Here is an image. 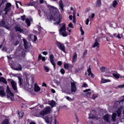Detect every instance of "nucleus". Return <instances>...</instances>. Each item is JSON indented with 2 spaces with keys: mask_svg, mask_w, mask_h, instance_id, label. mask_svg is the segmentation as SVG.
Wrapping results in <instances>:
<instances>
[{
  "mask_svg": "<svg viewBox=\"0 0 124 124\" xmlns=\"http://www.w3.org/2000/svg\"><path fill=\"white\" fill-rule=\"evenodd\" d=\"M1 124H9V120H8L7 119H6L2 122Z\"/></svg>",
  "mask_w": 124,
  "mask_h": 124,
  "instance_id": "29",
  "label": "nucleus"
},
{
  "mask_svg": "<svg viewBox=\"0 0 124 124\" xmlns=\"http://www.w3.org/2000/svg\"><path fill=\"white\" fill-rule=\"evenodd\" d=\"M118 88H119V89H123L124 88V84L123 85H119L118 86Z\"/></svg>",
  "mask_w": 124,
  "mask_h": 124,
  "instance_id": "55",
  "label": "nucleus"
},
{
  "mask_svg": "<svg viewBox=\"0 0 124 124\" xmlns=\"http://www.w3.org/2000/svg\"><path fill=\"white\" fill-rule=\"evenodd\" d=\"M57 64L58 65H59V66H61L62 64V62L61 61H58L57 62Z\"/></svg>",
  "mask_w": 124,
  "mask_h": 124,
  "instance_id": "51",
  "label": "nucleus"
},
{
  "mask_svg": "<svg viewBox=\"0 0 124 124\" xmlns=\"http://www.w3.org/2000/svg\"><path fill=\"white\" fill-rule=\"evenodd\" d=\"M43 54L45 56H46V55H48V52L47 51H44L43 52Z\"/></svg>",
  "mask_w": 124,
  "mask_h": 124,
  "instance_id": "59",
  "label": "nucleus"
},
{
  "mask_svg": "<svg viewBox=\"0 0 124 124\" xmlns=\"http://www.w3.org/2000/svg\"><path fill=\"white\" fill-rule=\"evenodd\" d=\"M78 55L76 52H74L72 57V62L74 63L77 62Z\"/></svg>",
  "mask_w": 124,
  "mask_h": 124,
  "instance_id": "12",
  "label": "nucleus"
},
{
  "mask_svg": "<svg viewBox=\"0 0 124 124\" xmlns=\"http://www.w3.org/2000/svg\"><path fill=\"white\" fill-rule=\"evenodd\" d=\"M62 26L59 30V33L66 31V25L65 23H62Z\"/></svg>",
  "mask_w": 124,
  "mask_h": 124,
  "instance_id": "10",
  "label": "nucleus"
},
{
  "mask_svg": "<svg viewBox=\"0 0 124 124\" xmlns=\"http://www.w3.org/2000/svg\"><path fill=\"white\" fill-rule=\"evenodd\" d=\"M95 5L96 7H100V6H101V0H97Z\"/></svg>",
  "mask_w": 124,
  "mask_h": 124,
  "instance_id": "26",
  "label": "nucleus"
},
{
  "mask_svg": "<svg viewBox=\"0 0 124 124\" xmlns=\"http://www.w3.org/2000/svg\"><path fill=\"white\" fill-rule=\"evenodd\" d=\"M89 22H90V19H89V18H87L86 21V25H89Z\"/></svg>",
  "mask_w": 124,
  "mask_h": 124,
  "instance_id": "54",
  "label": "nucleus"
},
{
  "mask_svg": "<svg viewBox=\"0 0 124 124\" xmlns=\"http://www.w3.org/2000/svg\"><path fill=\"white\" fill-rule=\"evenodd\" d=\"M75 116L76 117V120H77L78 123L79 122V119H78V116H77V114H75Z\"/></svg>",
  "mask_w": 124,
  "mask_h": 124,
  "instance_id": "53",
  "label": "nucleus"
},
{
  "mask_svg": "<svg viewBox=\"0 0 124 124\" xmlns=\"http://www.w3.org/2000/svg\"><path fill=\"white\" fill-rule=\"evenodd\" d=\"M89 92H91L90 89H86V90L83 91V93H86V94L87 96H90V95H91V94H92V93Z\"/></svg>",
  "mask_w": 124,
  "mask_h": 124,
  "instance_id": "19",
  "label": "nucleus"
},
{
  "mask_svg": "<svg viewBox=\"0 0 124 124\" xmlns=\"http://www.w3.org/2000/svg\"><path fill=\"white\" fill-rule=\"evenodd\" d=\"M112 120L113 122H116L117 121V113H113L112 114V117H111Z\"/></svg>",
  "mask_w": 124,
  "mask_h": 124,
  "instance_id": "22",
  "label": "nucleus"
},
{
  "mask_svg": "<svg viewBox=\"0 0 124 124\" xmlns=\"http://www.w3.org/2000/svg\"><path fill=\"white\" fill-rule=\"evenodd\" d=\"M30 3L31 4V6H33L35 5V3H36V2L34 1L33 0H32L31 1Z\"/></svg>",
  "mask_w": 124,
  "mask_h": 124,
  "instance_id": "42",
  "label": "nucleus"
},
{
  "mask_svg": "<svg viewBox=\"0 0 124 124\" xmlns=\"http://www.w3.org/2000/svg\"><path fill=\"white\" fill-rule=\"evenodd\" d=\"M54 124H59V122H58V121H57V120L55 119Z\"/></svg>",
  "mask_w": 124,
  "mask_h": 124,
  "instance_id": "64",
  "label": "nucleus"
},
{
  "mask_svg": "<svg viewBox=\"0 0 124 124\" xmlns=\"http://www.w3.org/2000/svg\"><path fill=\"white\" fill-rule=\"evenodd\" d=\"M113 77L115 78V79H119L120 78V74H112Z\"/></svg>",
  "mask_w": 124,
  "mask_h": 124,
  "instance_id": "33",
  "label": "nucleus"
},
{
  "mask_svg": "<svg viewBox=\"0 0 124 124\" xmlns=\"http://www.w3.org/2000/svg\"><path fill=\"white\" fill-rule=\"evenodd\" d=\"M51 113V108L49 107H46V108L39 112L40 116H45V115H48Z\"/></svg>",
  "mask_w": 124,
  "mask_h": 124,
  "instance_id": "3",
  "label": "nucleus"
},
{
  "mask_svg": "<svg viewBox=\"0 0 124 124\" xmlns=\"http://www.w3.org/2000/svg\"><path fill=\"white\" fill-rule=\"evenodd\" d=\"M49 105H50L51 108H53L56 106V102L54 100H52L50 103H49Z\"/></svg>",
  "mask_w": 124,
  "mask_h": 124,
  "instance_id": "24",
  "label": "nucleus"
},
{
  "mask_svg": "<svg viewBox=\"0 0 124 124\" xmlns=\"http://www.w3.org/2000/svg\"><path fill=\"white\" fill-rule=\"evenodd\" d=\"M8 82H10L11 84V86L13 88V90L14 91H18L17 88V83L15 81L13 80L12 79L8 78L7 79Z\"/></svg>",
  "mask_w": 124,
  "mask_h": 124,
  "instance_id": "4",
  "label": "nucleus"
},
{
  "mask_svg": "<svg viewBox=\"0 0 124 124\" xmlns=\"http://www.w3.org/2000/svg\"><path fill=\"white\" fill-rule=\"evenodd\" d=\"M64 68L65 69H68L69 68V65L67 63L64 64Z\"/></svg>",
  "mask_w": 124,
  "mask_h": 124,
  "instance_id": "37",
  "label": "nucleus"
},
{
  "mask_svg": "<svg viewBox=\"0 0 124 124\" xmlns=\"http://www.w3.org/2000/svg\"><path fill=\"white\" fill-rule=\"evenodd\" d=\"M44 70L46 71V72H48L49 71V68H48L46 66H44Z\"/></svg>",
  "mask_w": 124,
  "mask_h": 124,
  "instance_id": "45",
  "label": "nucleus"
},
{
  "mask_svg": "<svg viewBox=\"0 0 124 124\" xmlns=\"http://www.w3.org/2000/svg\"><path fill=\"white\" fill-rule=\"evenodd\" d=\"M5 1V0H2L1 2H0V7H1V5H2V4H4Z\"/></svg>",
  "mask_w": 124,
  "mask_h": 124,
  "instance_id": "47",
  "label": "nucleus"
},
{
  "mask_svg": "<svg viewBox=\"0 0 124 124\" xmlns=\"http://www.w3.org/2000/svg\"><path fill=\"white\" fill-rule=\"evenodd\" d=\"M80 31H81V34L82 35H84V34H85V32L84 31V30H83V29L82 28V27H80Z\"/></svg>",
  "mask_w": 124,
  "mask_h": 124,
  "instance_id": "41",
  "label": "nucleus"
},
{
  "mask_svg": "<svg viewBox=\"0 0 124 124\" xmlns=\"http://www.w3.org/2000/svg\"><path fill=\"white\" fill-rule=\"evenodd\" d=\"M105 67H101L100 68V70L101 72H105Z\"/></svg>",
  "mask_w": 124,
  "mask_h": 124,
  "instance_id": "40",
  "label": "nucleus"
},
{
  "mask_svg": "<svg viewBox=\"0 0 124 124\" xmlns=\"http://www.w3.org/2000/svg\"><path fill=\"white\" fill-rule=\"evenodd\" d=\"M38 13H39V16H40V17H42V16H41V11L40 10H38Z\"/></svg>",
  "mask_w": 124,
  "mask_h": 124,
  "instance_id": "62",
  "label": "nucleus"
},
{
  "mask_svg": "<svg viewBox=\"0 0 124 124\" xmlns=\"http://www.w3.org/2000/svg\"><path fill=\"white\" fill-rule=\"evenodd\" d=\"M15 70H22V66L20 64H18V67L14 69Z\"/></svg>",
  "mask_w": 124,
  "mask_h": 124,
  "instance_id": "34",
  "label": "nucleus"
},
{
  "mask_svg": "<svg viewBox=\"0 0 124 124\" xmlns=\"http://www.w3.org/2000/svg\"><path fill=\"white\" fill-rule=\"evenodd\" d=\"M47 7L49 9H51L49 15L47 16V18L50 19V20H54V21H56L55 17L57 16V14H58V12H59V9L54 6L50 5H48Z\"/></svg>",
  "mask_w": 124,
  "mask_h": 124,
  "instance_id": "1",
  "label": "nucleus"
},
{
  "mask_svg": "<svg viewBox=\"0 0 124 124\" xmlns=\"http://www.w3.org/2000/svg\"><path fill=\"white\" fill-rule=\"evenodd\" d=\"M18 80H19V85L20 87L22 86L23 85V79H22V78L20 77H18Z\"/></svg>",
  "mask_w": 124,
  "mask_h": 124,
  "instance_id": "31",
  "label": "nucleus"
},
{
  "mask_svg": "<svg viewBox=\"0 0 124 124\" xmlns=\"http://www.w3.org/2000/svg\"><path fill=\"white\" fill-rule=\"evenodd\" d=\"M87 54H88V50H85L83 52V56L82 57V59H84L85 58V56L87 55Z\"/></svg>",
  "mask_w": 124,
  "mask_h": 124,
  "instance_id": "38",
  "label": "nucleus"
},
{
  "mask_svg": "<svg viewBox=\"0 0 124 124\" xmlns=\"http://www.w3.org/2000/svg\"><path fill=\"white\" fill-rule=\"evenodd\" d=\"M87 71L88 72V76H91V77H92V78H93V74L92 73V69L91 68V67H90V66L89 68L87 69Z\"/></svg>",
  "mask_w": 124,
  "mask_h": 124,
  "instance_id": "16",
  "label": "nucleus"
},
{
  "mask_svg": "<svg viewBox=\"0 0 124 124\" xmlns=\"http://www.w3.org/2000/svg\"><path fill=\"white\" fill-rule=\"evenodd\" d=\"M6 93L7 99H10L11 101H13L14 100V93L11 92L8 85H7Z\"/></svg>",
  "mask_w": 124,
  "mask_h": 124,
  "instance_id": "2",
  "label": "nucleus"
},
{
  "mask_svg": "<svg viewBox=\"0 0 124 124\" xmlns=\"http://www.w3.org/2000/svg\"><path fill=\"white\" fill-rule=\"evenodd\" d=\"M34 92H38L40 91V87H39V86H38V85L36 84L34 85Z\"/></svg>",
  "mask_w": 124,
  "mask_h": 124,
  "instance_id": "23",
  "label": "nucleus"
},
{
  "mask_svg": "<svg viewBox=\"0 0 124 124\" xmlns=\"http://www.w3.org/2000/svg\"><path fill=\"white\" fill-rule=\"evenodd\" d=\"M82 88H88V84L86 83H83L82 86Z\"/></svg>",
  "mask_w": 124,
  "mask_h": 124,
  "instance_id": "50",
  "label": "nucleus"
},
{
  "mask_svg": "<svg viewBox=\"0 0 124 124\" xmlns=\"http://www.w3.org/2000/svg\"><path fill=\"white\" fill-rule=\"evenodd\" d=\"M60 72L61 73H62V75L64 74V73H65V70H64L63 68H62L60 70Z\"/></svg>",
  "mask_w": 124,
  "mask_h": 124,
  "instance_id": "44",
  "label": "nucleus"
},
{
  "mask_svg": "<svg viewBox=\"0 0 124 124\" xmlns=\"http://www.w3.org/2000/svg\"><path fill=\"white\" fill-rule=\"evenodd\" d=\"M7 26H6V24L5 23V21L4 19H2L0 21V27L6 28Z\"/></svg>",
  "mask_w": 124,
  "mask_h": 124,
  "instance_id": "14",
  "label": "nucleus"
},
{
  "mask_svg": "<svg viewBox=\"0 0 124 124\" xmlns=\"http://www.w3.org/2000/svg\"><path fill=\"white\" fill-rule=\"evenodd\" d=\"M99 42H100V41L99 39L96 38L94 44L92 46V48H97V49L99 48V47H100V44Z\"/></svg>",
  "mask_w": 124,
  "mask_h": 124,
  "instance_id": "6",
  "label": "nucleus"
},
{
  "mask_svg": "<svg viewBox=\"0 0 124 124\" xmlns=\"http://www.w3.org/2000/svg\"><path fill=\"white\" fill-rule=\"evenodd\" d=\"M56 45L58 48L61 50V51H62L64 53L65 52V46H64V45L63 44H62V43H60L59 42H57L56 43Z\"/></svg>",
  "mask_w": 124,
  "mask_h": 124,
  "instance_id": "5",
  "label": "nucleus"
},
{
  "mask_svg": "<svg viewBox=\"0 0 124 124\" xmlns=\"http://www.w3.org/2000/svg\"><path fill=\"white\" fill-rule=\"evenodd\" d=\"M71 92L72 93H75L76 91L77 90V89L76 88V85L75 84V82H71Z\"/></svg>",
  "mask_w": 124,
  "mask_h": 124,
  "instance_id": "11",
  "label": "nucleus"
},
{
  "mask_svg": "<svg viewBox=\"0 0 124 124\" xmlns=\"http://www.w3.org/2000/svg\"><path fill=\"white\" fill-rule=\"evenodd\" d=\"M55 59V57L54 56V55L51 54L49 56V59H50V62L53 66V68L54 69H56V62H55V60H54Z\"/></svg>",
  "mask_w": 124,
  "mask_h": 124,
  "instance_id": "7",
  "label": "nucleus"
},
{
  "mask_svg": "<svg viewBox=\"0 0 124 124\" xmlns=\"http://www.w3.org/2000/svg\"><path fill=\"white\" fill-rule=\"evenodd\" d=\"M60 34H62V35L63 36V37L67 36V33L66 32V31L62 32L61 33H60Z\"/></svg>",
  "mask_w": 124,
  "mask_h": 124,
  "instance_id": "35",
  "label": "nucleus"
},
{
  "mask_svg": "<svg viewBox=\"0 0 124 124\" xmlns=\"http://www.w3.org/2000/svg\"><path fill=\"white\" fill-rule=\"evenodd\" d=\"M11 4L10 3H7L6 4L5 8L4 10H9V11H10V9L11 8Z\"/></svg>",
  "mask_w": 124,
  "mask_h": 124,
  "instance_id": "18",
  "label": "nucleus"
},
{
  "mask_svg": "<svg viewBox=\"0 0 124 124\" xmlns=\"http://www.w3.org/2000/svg\"><path fill=\"white\" fill-rule=\"evenodd\" d=\"M118 117H120L122 114V109L121 108H118L116 111Z\"/></svg>",
  "mask_w": 124,
  "mask_h": 124,
  "instance_id": "25",
  "label": "nucleus"
},
{
  "mask_svg": "<svg viewBox=\"0 0 124 124\" xmlns=\"http://www.w3.org/2000/svg\"><path fill=\"white\" fill-rule=\"evenodd\" d=\"M18 115L19 118H23V117L24 116V113H21V112H18Z\"/></svg>",
  "mask_w": 124,
  "mask_h": 124,
  "instance_id": "43",
  "label": "nucleus"
},
{
  "mask_svg": "<svg viewBox=\"0 0 124 124\" xmlns=\"http://www.w3.org/2000/svg\"><path fill=\"white\" fill-rule=\"evenodd\" d=\"M97 97V95L93 94L92 96V99H95Z\"/></svg>",
  "mask_w": 124,
  "mask_h": 124,
  "instance_id": "49",
  "label": "nucleus"
},
{
  "mask_svg": "<svg viewBox=\"0 0 124 124\" xmlns=\"http://www.w3.org/2000/svg\"><path fill=\"white\" fill-rule=\"evenodd\" d=\"M39 31H41V30H42V27L41 26H39L38 27Z\"/></svg>",
  "mask_w": 124,
  "mask_h": 124,
  "instance_id": "56",
  "label": "nucleus"
},
{
  "mask_svg": "<svg viewBox=\"0 0 124 124\" xmlns=\"http://www.w3.org/2000/svg\"><path fill=\"white\" fill-rule=\"evenodd\" d=\"M59 6L61 8V12H62L63 11V2H62V0H60Z\"/></svg>",
  "mask_w": 124,
  "mask_h": 124,
  "instance_id": "21",
  "label": "nucleus"
},
{
  "mask_svg": "<svg viewBox=\"0 0 124 124\" xmlns=\"http://www.w3.org/2000/svg\"><path fill=\"white\" fill-rule=\"evenodd\" d=\"M42 87H45L46 88H47V84L45 82H43L42 84Z\"/></svg>",
  "mask_w": 124,
  "mask_h": 124,
  "instance_id": "52",
  "label": "nucleus"
},
{
  "mask_svg": "<svg viewBox=\"0 0 124 124\" xmlns=\"http://www.w3.org/2000/svg\"><path fill=\"white\" fill-rule=\"evenodd\" d=\"M103 119L105 121V123H108L109 124L111 123V121H110V116L109 114H106V115L103 116Z\"/></svg>",
  "mask_w": 124,
  "mask_h": 124,
  "instance_id": "9",
  "label": "nucleus"
},
{
  "mask_svg": "<svg viewBox=\"0 0 124 124\" xmlns=\"http://www.w3.org/2000/svg\"><path fill=\"white\" fill-rule=\"evenodd\" d=\"M69 28H71V29H73L74 28V26H73V24H72V23H70L68 24Z\"/></svg>",
  "mask_w": 124,
  "mask_h": 124,
  "instance_id": "46",
  "label": "nucleus"
},
{
  "mask_svg": "<svg viewBox=\"0 0 124 124\" xmlns=\"http://www.w3.org/2000/svg\"><path fill=\"white\" fill-rule=\"evenodd\" d=\"M23 42H24V46L25 50H28L29 48V44L28 43V41L25 39H23Z\"/></svg>",
  "mask_w": 124,
  "mask_h": 124,
  "instance_id": "15",
  "label": "nucleus"
},
{
  "mask_svg": "<svg viewBox=\"0 0 124 124\" xmlns=\"http://www.w3.org/2000/svg\"><path fill=\"white\" fill-rule=\"evenodd\" d=\"M95 118V117L94 116L93 114H92L91 113L89 114V119H94Z\"/></svg>",
  "mask_w": 124,
  "mask_h": 124,
  "instance_id": "39",
  "label": "nucleus"
},
{
  "mask_svg": "<svg viewBox=\"0 0 124 124\" xmlns=\"http://www.w3.org/2000/svg\"><path fill=\"white\" fill-rule=\"evenodd\" d=\"M95 14H92L91 15V18H92V19H93V18H94V16H95Z\"/></svg>",
  "mask_w": 124,
  "mask_h": 124,
  "instance_id": "63",
  "label": "nucleus"
},
{
  "mask_svg": "<svg viewBox=\"0 0 124 124\" xmlns=\"http://www.w3.org/2000/svg\"><path fill=\"white\" fill-rule=\"evenodd\" d=\"M20 43V41L16 40V42L15 43L14 45L15 46H17Z\"/></svg>",
  "mask_w": 124,
  "mask_h": 124,
  "instance_id": "48",
  "label": "nucleus"
},
{
  "mask_svg": "<svg viewBox=\"0 0 124 124\" xmlns=\"http://www.w3.org/2000/svg\"><path fill=\"white\" fill-rule=\"evenodd\" d=\"M109 82H111V80H110V79H102L101 80V84H104V83H108Z\"/></svg>",
  "mask_w": 124,
  "mask_h": 124,
  "instance_id": "27",
  "label": "nucleus"
},
{
  "mask_svg": "<svg viewBox=\"0 0 124 124\" xmlns=\"http://www.w3.org/2000/svg\"><path fill=\"white\" fill-rule=\"evenodd\" d=\"M41 59H42V56H41V55H39L38 56V60L40 61V60H41Z\"/></svg>",
  "mask_w": 124,
  "mask_h": 124,
  "instance_id": "61",
  "label": "nucleus"
},
{
  "mask_svg": "<svg viewBox=\"0 0 124 124\" xmlns=\"http://www.w3.org/2000/svg\"><path fill=\"white\" fill-rule=\"evenodd\" d=\"M36 40H37V37L35 35L34 36V42H35V41H36Z\"/></svg>",
  "mask_w": 124,
  "mask_h": 124,
  "instance_id": "60",
  "label": "nucleus"
},
{
  "mask_svg": "<svg viewBox=\"0 0 124 124\" xmlns=\"http://www.w3.org/2000/svg\"><path fill=\"white\" fill-rule=\"evenodd\" d=\"M0 96L1 97L6 96V93L3 86H0Z\"/></svg>",
  "mask_w": 124,
  "mask_h": 124,
  "instance_id": "8",
  "label": "nucleus"
},
{
  "mask_svg": "<svg viewBox=\"0 0 124 124\" xmlns=\"http://www.w3.org/2000/svg\"><path fill=\"white\" fill-rule=\"evenodd\" d=\"M16 3H19L20 5H21V6H22V2L19 1H16Z\"/></svg>",
  "mask_w": 124,
  "mask_h": 124,
  "instance_id": "57",
  "label": "nucleus"
},
{
  "mask_svg": "<svg viewBox=\"0 0 124 124\" xmlns=\"http://www.w3.org/2000/svg\"><path fill=\"white\" fill-rule=\"evenodd\" d=\"M0 82L3 83V84H5V85H7V81L6 80V79L3 77H0Z\"/></svg>",
  "mask_w": 124,
  "mask_h": 124,
  "instance_id": "20",
  "label": "nucleus"
},
{
  "mask_svg": "<svg viewBox=\"0 0 124 124\" xmlns=\"http://www.w3.org/2000/svg\"><path fill=\"white\" fill-rule=\"evenodd\" d=\"M16 31H19V32H24V30L21 29V27L19 26H16L15 27Z\"/></svg>",
  "mask_w": 124,
  "mask_h": 124,
  "instance_id": "17",
  "label": "nucleus"
},
{
  "mask_svg": "<svg viewBox=\"0 0 124 124\" xmlns=\"http://www.w3.org/2000/svg\"><path fill=\"white\" fill-rule=\"evenodd\" d=\"M44 119L45 120V121L46 123L50 124V120H49V117L48 116H46L44 118Z\"/></svg>",
  "mask_w": 124,
  "mask_h": 124,
  "instance_id": "32",
  "label": "nucleus"
},
{
  "mask_svg": "<svg viewBox=\"0 0 124 124\" xmlns=\"http://www.w3.org/2000/svg\"><path fill=\"white\" fill-rule=\"evenodd\" d=\"M21 19L22 21H25V19H26V16H21Z\"/></svg>",
  "mask_w": 124,
  "mask_h": 124,
  "instance_id": "58",
  "label": "nucleus"
},
{
  "mask_svg": "<svg viewBox=\"0 0 124 124\" xmlns=\"http://www.w3.org/2000/svg\"><path fill=\"white\" fill-rule=\"evenodd\" d=\"M73 22L74 24H76V17H75V14H73Z\"/></svg>",
  "mask_w": 124,
  "mask_h": 124,
  "instance_id": "36",
  "label": "nucleus"
},
{
  "mask_svg": "<svg viewBox=\"0 0 124 124\" xmlns=\"http://www.w3.org/2000/svg\"><path fill=\"white\" fill-rule=\"evenodd\" d=\"M25 23L27 24L28 27L31 26V20L29 18H27L25 20Z\"/></svg>",
  "mask_w": 124,
  "mask_h": 124,
  "instance_id": "30",
  "label": "nucleus"
},
{
  "mask_svg": "<svg viewBox=\"0 0 124 124\" xmlns=\"http://www.w3.org/2000/svg\"><path fill=\"white\" fill-rule=\"evenodd\" d=\"M58 21L54 23V25H59V24H61V22H62V15H59L58 16Z\"/></svg>",
  "mask_w": 124,
  "mask_h": 124,
  "instance_id": "13",
  "label": "nucleus"
},
{
  "mask_svg": "<svg viewBox=\"0 0 124 124\" xmlns=\"http://www.w3.org/2000/svg\"><path fill=\"white\" fill-rule=\"evenodd\" d=\"M117 5H118V2L117 1V0H114L112 3L113 7H114V8H116Z\"/></svg>",
  "mask_w": 124,
  "mask_h": 124,
  "instance_id": "28",
  "label": "nucleus"
}]
</instances>
